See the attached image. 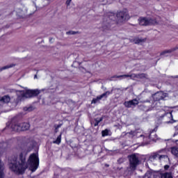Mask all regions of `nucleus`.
Returning a JSON list of instances; mask_svg holds the SVG:
<instances>
[{"label": "nucleus", "mask_w": 178, "mask_h": 178, "mask_svg": "<svg viewBox=\"0 0 178 178\" xmlns=\"http://www.w3.org/2000/svg\"><path fill=\"white\" fill-rule=\"evenodd\" d=\"M9 169L15 175H23L26 169L29 168V165L26 163V154L21 153L19 154V160L14 158L10 161L8 164Z\"/></svg>", "instance_id": "obj_1"}, {"label": "nucleus", "mask_w": 178, "mask_h": 178, "mask_svg": "<svg viewBox=\"0 0 178 178\" xmlns=\"http://www.w3.org/2000/svg\"><path fill=\"white\" fill-rule=\"evenodd\" d=\"M28 165L30 170L32 172H35L38 169V166H40V159L38 158V153H33L30 155L28 159Z\"/></svg>", "instance_id": "obj_2"}, {"label": "nucleus", "mask_w": 178, "mask_h": 178, "mask_svg": "<svg viewBox=\"0 0 178 178\" xmlns=\"http://www.w3.org/2000/svg\"><path fill=\"white\" fill-rule=\"evenodd\" d=\"M11 129L14 131H25L30 129V124L27 122H17L11 126Z\"/></svg>", "instance_id": "obj_3"}, {"label": "nucleus", "mask_w": 178, "mask_h": 178, "mask_svg": "<svg viewBox=\"0 0 178 178\" xmlns=\"http://www.w3.org/2000/svg\"><path fill=\"white\" fill-rule=\"evenodd\" d=\"M21 92L22 98H31L33 97H37L40 94V90H30L27 88H25L24 91H19Z\"/></svg>", "instance_id": "obj_4"}, {"label": "nucleus", "mask_w": 178, "mask_h": 178, "mask_svg": "<svg viewBox=\"0 0 178 178\" xmlns=\"http://www.w3.org/2000/svg\"><path fill=\"white\" fill-rule=\"evenodd\" d=\"M138 165H140V159H138V156L135 154L129 156V168L131 170H136Z\"/></svg>", "instance_id": "obj_5"}, {"label": "nucleus", "mask_w": 178, "mask_h": 178, "mask_svg": "<svg viewBox=\"0 0 178 178\" xmlns=\"http://www.w3.org/2000/svg\"><path fill=\"white\" fill-rule=\"evenodd\" d=\"M116 16L118 23H123V22H126V20H129V19H130L127 10L118 12Z\"/></svg>", "instance_id": "obj_6"}, {"label": "nucleus", "mask_w": 178, "mask_h": 178, "mask_svg": "<svg viewBox=\"0 0 178 178\" xmlns=\"http://www.w3.org/2000/svg\"><path fill=\"white\" fill-rule=\"evenodd\" d=\"M138 22L140 26H149L151 24H155V21L146 17H140L138 19Z\"/></svg>", "instance_id": "obj_7"}, {"label": "nucleus", "mask_w": 178, "mask_h": 178, "mask_svg": "<svg viewBox=\"0 0 178 178\" xmlns=\"http://www.w3.org/2000/svg\"><path fill=\"white\" fill-rule=\"evenodd\" d=\"M166 97H168L166 93H163V92H158L153 95V99L154 101H156V105H158V104H159L158 101H161V99H165Z\"/></svg>", "instance_id": "obj_8"}, {"label": "nucleus", "mask_w": 178, "mask_h": 178, "mask_svg": "<svg viewBox=\"0 0 178 178\" xmlns=\"http://www.w3.org/2000/svg\"><path fill=\"white\" fill-rule=\"evenodd\" d=\"M140 137H143L145 144H149V141H148V140H151L152 141H156V140H158V136H156L155 132H152L149 137L144 136L143 135H141Z\"/></svg>", "instance_id": "obj_9"}, {"label": "nucleus", "mask_w": 178, "mask_h": 178, "mask_svg": "<svg viewBox=\"0 0 178 178\" xmlns=\"http://www.w3.org/2000/svg\"><path fill=\"white\" fill-rule=\"evenodd\" d=\"M111 94H112V92L106 91L101 95L97 96L96 98H94L92 100L91 104H98V102H99L102 98H108V96L111 95Z\"/></svg>", "instance_id": "obj_10"}, {"label": "nucleus", "mask_w": 178, "mask_h": 178, "mask_svg": "<svg viewBox=\"0 0 178 178\" xmlns=\"http://www.w3.org/2000/svg\"><path fill=\"white\" fill-rule=\"evenodd\" d=\"M164 119L166 120L165 123H175L176 120H173L172 112H168L164 115Z\"/></svg>", "instance_id": "obj_11"}, {"label": "nucleus", "mask_w": 178, "mask_h": 178, "mask_svg": "<svg viewBox=\"0 0 178 178\" xmlns=\"http://www.w3.org/2000/svg\"><path fill=\"white\" fill-rule=\"evenodd\" d=\"M124 106H126V108H131V106H134L136 105H138V100H137V99H132L130 101H127L125 102L124 103Z\"/></svg>", "instance_id": "obj_12"}, {"label": "nucleus", "mask_w": 178, "mask_h": 178, "mask_svg": "<svg viewBox=\"0 0 178 178\" xmlns=\"http://www.w3.org/2000/svg\"><path fill=\"white\" fill-rule=\"evenodd\" d=\"M10 102V97L9 95H4L0 97V105H5V104H9Z\"/></svg>", "instance_id": "obj_13"}, {"label": "nucleus", "mask_w": 178, "mask_h": 178, "mask_svg": "<svg viewBox=\"0 0 178 178\" xmlns=\"http://www.w3.org/2000/svg\"><path fill=\"white\" fill-rule=\"evenodd\" d=\"M169 159V158H168V156L166 155H159V154H154L152 156H150L149 159L150 161H154V159H159L160 161H162V159Z\"/></svg>", "instance_id": "obj_14"}, {"label": "nucleus", "mask_w": 178, "mask_h": 178, "mask_svg": "<svg viewBox=\"0 0 178 178\" xmlns=\"http://www.w3.org/2000/svg\"><path fill=\"white\" fill-rule=\"evenodd\" d=\"M140 75H137L136 74H123L120 76H115L114 77H116L117 79H120L122 77V79H127V77H129L130 79H136Z\"/></svg>", "instance_id": "obj_15"}, {"label": "nucleus", "mask_w": 178, "mask_h": 178, "mask_svg": "<svg viewBox=\"0 0 178 178\" xmlns=\"http://www.w3.org/2000/svg\"><path fill=\"white\" fill-rule=\"evenodd\" d=\"M5 168L3 167V163L0 160V178H5Z\"/></svg>", "instance_id": "obj_16"}, {"label": "nucleus", "mask_w": 178, "mask_h": 178, "mask_svg": "<svg viewBox=\"0 0 178 178\" xmlns=\"http://www.w3.org/2000/svg\"><path fill=\"white\" fill-rule=\"evenodd\" d=\"M145 41V39H140L138 38H135L132 42H134V44H140V42H144Z\"/></svg>", "instance_id": "obj_17"}, {"label": "nucleus", "mask_w": 178, "mask_h": 178, "mask_svg": "<svg viewBox=\"0 0 178 178\" xmlns=\"http://www.w3.org/2000/svg\"><path fill=\"white\" fill-rule=\"evenodd\" d=\"M34 109H35V107L33 106L24 107V111L25 112H32V111H34Z\"/></svg>", "instance_id": "obj_18"}, {"label": "nucleus", "mask_w": 178, "mask_h": 178, "mask_svg": "<svg viewBox=\"0 0 178 178\" xmlns=\"http://www.w3.org/2000/svg\"><path fill=\"white\" fill-rule=\"evenodd\" d=\"M171 153L172 154V155L176 156V158H178V148L172 147L171 148Z\"/></svg>", "instance_id": "obj_19"}, {"label": "nucleus", "mask_w": 178, "mask_h": 178, "mask_svg": "<svg viewBox=\"0 0 178 178\" xmlns=\"http://www.w3.org/2000/svg\"><path fill=\"white\" fill-rule=\"evenodd\" d=\"M14 66H16L15 64H10L8 65H6L4 67H2L0 68V72H2L3 70H6V69H10V67H14Z\"/></svg>", "instance_id": "obj_20"}, {"label": "nucleus", "mask_w": 178, "mask_h": 178, "mask_svg": "<svg viewBox=\"0 0 178 178\" xmlns=\"http://www.w3.org/2000/svg\"><path fill=\"white\" fill-rule=\"evenodd\" d=\"M62 141V134H60L56 138V140H54L53 143L54 144H58V145H59V144L60 143V142Z\"/></svg>", "instance_id": "obj_21"}, {"label": "nucleus", "mask_w": 178, "mask_h": 178, "mask_svg": "<svg viewBox=\"0 0 178 178\" xmlns=\"http://www.w3.org/2000/svg\"><path fill=\"white\" fill-rule=\"evenodd\" d=\"M161 178H173L172 174L170 172H165L161 175Z\"/></svg>", "instance_id": "obj_22"}, {"label": "nucleus", "mask_w": 178, "mask_h": 178, "mask_svg": "<svg viewBox=\"0 0 178 178\" xmlns=\"http://www.w3.org/2000/svg\"><path fill=\"white\" fill-rule=\"evenodd\" d=\"M140 108L143 109V111H145V112H148V111H152V108H148V107L144 105L140 106Z\"/></svg>", "instance_id": "obj_23"}, {"label": "nucleus", "mask_w": 178, "mask_h": 178, "mask_svg": "<svg viewBox=\"0 0 178 178\" xmlns=\"http://www.w3.org/2000/svg\"><path fill=\"white\" fill-rule=\"evenodd\" d=\"M102 134L103 137H106V136H108L109 134V130L108 129H105L104 131H102Z\"/></svg>", "instance_id": "obj_24"}, {"label": "nucleus", "mask_w": 178, "mask_h": 178, "mask_svg": "<svg viewBox=\"0 0 178 178\" xmlns=\"http://www.w3.org/2000/svg\"><path fill=\"white\" fill-rule=\"evenodd\" d=\"M171 52H173V50L169 49V50H165L161 53V55H165L166 54H171Z\"/></svg>", "instance_id": "obj_25"}, {"label": "nucleus", "mask_w": 178, "mask_h": 178, "mask_svg": "<svg viewBox=\"0 0 178 178\" xmlns=\"http://www.w3.org/2000/svg\"><path fill=\"white\" fill-rule=\"evenodd\" d=\"M67 34L68 35H74V34H77V32L73 31H70L67 32Z\"/></svg>", "instance_id": "obj_26"}, {"label": "nucleus", "mask_w": 178, "mask_h": 178, "mask_svg": "<svg viewBox=\"0 0 178 178\" xmlns=\"http://www.w3.org/2000/svg\"><path fill=\"white\" fill-rule=\"evenodd\" d=\"M95 122H97V123H100V122H102V118H97L95 120Z\"/></svg>", "instance_id": "obj_27"}, {"label": "nucleus", "mask_w": 178, "mask_h": 178, "mask_svg": "<svg viewBox=\"0 0 178 178\" xmlns=\"http://www.w3.org/2000/svg\"><path fill=\"white\" fill-rule=\"evenodd\" d=\"M70 2H72V0H67V1H66V5H67V6H69V5H70Z\"/></svg>", "instance_id": "obj_28"}, {"label": "nucleus", "mask_w": 178, "mask_h": 178, "mask_svg": "<svg viewBox=\"0 0 178 178\" xmlns=\"http://www.w3.org/2000/svg\"><path fill=\"white\" fill-rule=\"evenodd\" d=\"M164 169H165V170H168V169H169V165H165L164 166Z\"/></svg>", "instance_id": "obj_29"}, {"label": "nucleus", "mask_w": 178, "mask_h": 178, "mask_svg": "<svg viewBox=\"0 0 178 178\" xmlns=\"http://www.w3.org/2000/svg\"><path fill=\"white\" fill-rule=\"evenodd\" d=\"M98 124H99L98 122H97V121H95V127H97Z\"/></svg>", "instance_id": "obj_30"}, {"label": "nucleus", "mask_w": 178, "mask_h": 178, "mask_svg": "<svg viewBox=\"0 0 178 178\" xmlns=\"http://www.w3.org/2000/svg\"><path fill=\"white\" fill-rule=\"evenodd\" d=\"M59 127H60V125H58L56 129H59Z\"/></svg>", "instance_id": "obj_31"}, {"label": "nucleus", "mask_w": 178, "mask_h": 178, "mask_svg": "<svg viewBox=\"0 0 178 178\" xmlns=\"http://www.w3.org/2000/svg\"><path fill=\"white\" fill-rule=\"evenodd\" d=\"M34 79H37V75H35V76H34Z\"/></svg>", "instance_id": "obj_32"}, {"label": "nucleus", "mask_w": 178, "mask_h": 178, "mask_svg": "<svg viewBox=\"0 0 178 178\" xmlns=\"http://www.w3.org/2000/svg\"><path fill=\"white\" fill-rule=\"evenodd\" d=\"M28 178H37L36 177H28Z\"/></svg>", "instance_id": "obj_33"}, {"label": "nucleus", "mask_w": 178, "mask_h": 178, "mask_svg": "<svg viewBox=\"0 0 178 178\" xmlns=\"http://www.w3.org/2000/svg\"><path fill=\"white\" fill-rule=\"evenodd\" d=\"M140 76H143V74Z\"/></svg>", "instance_id": "obj_34"}, {"label": "nucleus", "mask_w": 178, "mask_h": 178, "mask_svg": "<svg viewBox=\"0 0 178 178\" xmlns=\"http://www.w3.org/2000/svg\"><path fill=\"white\" fill-rule=\"evenodd\" d=\"M47 1H51V0H47Z\"/></svg>", "instance_id": "obj_35"}]
</instances>
